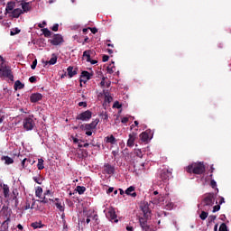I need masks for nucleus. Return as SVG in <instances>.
<instances>
[{
    "mask_svg": "<svg viewBox=\"0 0 231 231\" xmlns=\"http://www.w3.org/2000/svg\"><path fill=\"white\" fill-rule=\"evenodd\" d=\"M134 140H136V133H132L129 134V139L126 143L127 147H134Z\"/></svg>",
    "mask_w": 231,
    "mask_h": 231,
    "instance_id": "dca6fc26",
    "label": "nucleus"
},
{
    "mask_svg": "<svg viewBox=\"0 0 231 231\" xmlns=\"http://www.w3.org/2000/svg\"><path fill=\"white\" fill-rule=\"evenodd\" d=\"M14 8H15V2L10 1L6 5L5 11L7 14H10V12H12Z\"/></svg>",
    "mask_w": 231,
    "mask_h": 231,
    "instance_id": "6ab92c4d",
    "label": "nucleus"
},
{
    "mask_svg": "<svg viewBox=\"0 0 231 231\" xmlns=\"http://www.w3.org/2000/svg\"><path fill=\"white\" fill-rule=\"evenodd\" d=\"M139 223L140 226L143 229V231H154V229H152V227H151L149 225H147V219L141 217L139 218Z\"/></svg>",
    "mask_w": 231,
    "mask_h": 231,
    "instance_id": "9b49d317",
    "label": "nucleus"
},
{
    "mask_svg": "<svg viewBox=\"0 0 231 231\" xmlns=\"http://www.w3.org/2000/svg\"><path fill=\"white\" fill-rule=\"evenodd\" d=\"M78 158H81L82 160H84V158H88V151L79 149L78 151Z\"/></svg>",
    "mask_w": 231,
    "mask_h": 231,
    "instance_id": "5701e85b",
    "label": "nucleus"
},
{
    "mask_svg": "<svg viewBox=\"0 0 231 231\" xmlns=\"http://www.w3.org/2000/svg\"><path fill=\"white\" fill-rule=\"evenodd\" d=\"M40 100H42V94L41 93H33L30 97V101L32 102V104H35Z\"/></svg>",
    "mask_w": 231,
    "mask_h": 231,
    "instance_id": "ddd939ff",
    "label": "nucleus"
},
{
    "mask_svg": "<svg viewBox=\"0 0 231 231\" xmlns=\"http://www.w3.org/2000/svg\"><path fill=\"white\" fill-rule=\"evenodd\" d=\"M4 198H10V187L7 184H3L2 186Z\"/></svg>",
    "mask_w": 231,
    "mask_h": 231,
    "instance_id": "aec40b11",
    "label": "nucleus"
},
{
    "mask_svg": "<svg viewBox=\"0 0 231 231\" xmlns=\"http://www.w3.org/2000/svg\"><path fill=\"white\" fill-rule=\"evenodd\" d=\"M35 196L36 198H41L42 196V188L41 186H38L35 190Z\"/></svg>",
    "mask_w": 231,
    "mask_h": 231,
    "instance_id": "e433bc0d",
    "label": "nucleus"
},
{
    "mask_svg": "<svg viewBox=\"0 0 231 231\" xmlns=\"http://www.w3.org/2000/svg\"><path fill=\"white\" fill-rule=\"evenodd\" d=\"M28 163H32V161L28 158H24L22 161V167L23 169H25V167H28Z\"/></svg>",
    "mask_w": 231,
    "mask_h": 231,
    "instance_id": "c9c22d12",
    "label": "nucleus"
},
{
    "mask_svg": "<svg viewBox=\"0 0 231 231\" xmlns=\"http://www.w3.org/2000/svg\"><path fill=\"white\" fill-rule=\"evenodd\" d=\"M23 14V12L21 8L13 9L11 12V17H13L14 19H19V17H21Z\"/></svg>",
    "mask_w": 231,
    "mask_h": 231,
    "instance_id": "4468645a",
    "label": "nucleus"
},
{
    "mask_svg": "<svg viewBox=\"0 0 231 231\" xmlns=\"http://www.w3.org/2000/svg\"><path fill=\"white\" fill-rule=\"evenodd\" d=\"M14 89L17 91V89H24V84L21 82V80H16L14 83Z\"/></svg>",
    "mask_w": 231,
    "mask_h": 231,
    "instance_id": "cd10ccee",
    "label": "nucleus"
},
{
    "mask_svg": "<svg viewBox=\"0 0 231 231\" xmlns=\"http://www.w3.org/2000/svg\"><path fill=\"white\" fill-rule=\"evenodd\" d=\"M44 37H51V32L48 28L42 30Z\"/></svg>",
    "mask_w": 231,
    "mask_h": 231,
    "instance_id": "58836bf2",
    "label": "nucleus"
},
{
    "mask_svg": "<svg viewBox=\"0 0 231 231\" xmlns=\"http://www.w3.org/2000/svg\"><path fill=\"white\" fill-rule=\"evenodd\" d=\"M105 142L106 143H111V145H115V143H116V138H115V135L111 134L110 136H106L105 138Z\"/></svg>",
    "mask_w": 231,
    "mask_h": 231,
    "instance_id": "412c9836",
    "label": "nucleus"
},
{
    "mask_svg": "<svg viewBox=\"0 0 231 231\" xmlns=\"http://www.w3.org/2000/svg\"><path fill=\"white\" fill-rule=\"evenodd\" d=\"M207 168L203 162H193L186 168V172L189 174H205Z\"/></svg>",
    "mask_w": 231,
    "mask_h": 231,
    "instance_id": "f03ea898",
    "label": "nucleus"
},
{
    "mask_svg": "<svg viewBox=\"0 0 231 231\" xmlns=\"http://www.w3.org/2000/svg\"><path fill=\"white\" fill-rule=\"evenodd\" d=\"M113 190H115V188L110 187V188L106 190V194H111V192H113Z\"/></svg>",
    "mask_w": 231,
    "mask_h": 231,
    "instance_id": "e2e57ef3",
    "label": "nucleus"
},
{
    "mask_svg": "<svg viewBox=\"0 0 231 231\" xmlns=\"http://www.w3.org/2000/svg\"><path fill=\"white\" fill-rule=\"evenodd\" d=\"M76 190L79 195H82L86 192V187L84 186H77Z\"/></svg>",
    "mask_w": 231,
    "mask_h": 231,
    "instance_id": "72a5a7b5",
    "label": "nucleus"
},
{
    "mask_svg": "<svg viewBox=\"0 0 231 231\" xmlns=\"http://www.w3.org/2000/svg\"><path fill=\"white\" fill-rule=\"evenodd\" d=\"M52 32H59V23H55L52 28H51Z\"/></svg>",
    "mask_w": 231,
    "mask_h": 231,
    "instance_id": "3c124183",
    "label": "nucleus"
},
{
    "mask_svg": "<svg viewBox=\"0 0 231 231\" xmlns=\"http://www.w3.org/2000/svg\"><path fill=\"white\" fill-rule=\"evenodd\" d=\"M29 82H31V84H35V82H37V77L32 76L29 78Z\"/></svg>",
    "mask_w": 231,
    "mask_h": 231,
    "instance_id": "c03bdc74",
    "label": "nucleus"
},
{
    "mask_svg": "<svg viewBox=\"0 0 231 231\" xmlns=\"http://www.w3.org/2000/svg\"><path fill=\"white\" fill-rule=\"evenodd\" d=\"M219 231H228V228L226 227V224L222 223L219 226Z\"/></svg>",
    "mask_w": 231,
    "mask_h": 231,
    "instance_id": "37998d69",
    "label": "nucleus"
},
{
    "mask_svg": "<svg viewBox=\"0 0 231 231\" xmlns=\"http://www.w3.org/2000/svg\"><path fill=\"white\" fill-rule=\"evenodd\" d=\"M98 122L100 119L97 118L92 121L90 124L81 125L80 129L86 131L87 136H91L93 134V129H97V125H98Z\"/></svg>",
    "mask_w": 231,
    "mask_h": 231,
    "instance_id": "20e7f679",
    "label": "nucleus"
},
{
    "mask_svg": "<svg viewBox=\"0 0 231 231\" xmlns=\"http://www.w3.org/2000/svg\"><path fill=\"white\" fill-rule=\"evenodd\" d=\"M103 62H107V60H109V56L107 55H103V59H102Z\"/></svg>",
    "mask_w": 231,
    "mask_h": 231,
    "instance_id": "bf43d9fd",
    "label": "nucleus"
},
{
    "mask_svg": "<svg viewBox=\"0 0 231 231\" xmlns=\"http://www.w3.org/2000/svg\"><path fill=\"white\" fill-rule=\"evenodd\" d=\"M49 42L52 44V46H59L64 42V38L60 34H54L52 40H49Z\"/></svg>",
    "mask_w": 231,
    "mask_h": 231,
    "instance_id": "1a4fd4ad",
    "label": "nucleus"
},
{
    "mask_svg": "<svg viewBox=\"0 0 231 231\" xmlns=\"http://www.w3.org/2000/svg\"><path fill=\"white\" fill-rule=\"evenodd\" d=\"M104 95H105V102L111 104V102H113V97H111V94L109 93V91L108 90L104 91Z\"/></svg>",
    "mask_w": 231,
    "mask_h": 231,
    "instance_id": "b1692460",
    "label": "nucleus"
},
{
    "mask_svg": "<svg viewBox=\"0 0 231 231\" xmlns=\"http://www.w3.org/2000/svg\"><path fill=\"white\" fill-rule=\"evenodd\" d=\"M135 189L134 186H130L126 189L125 194H126V196H131L132 198H136L137 194L134 192Z\"/></svg>",
    "mask_w": 231,
    "mask_h": 231,
    "instance_id": "a211bd4d",
    "label": "nucleus"
},
{
    "mask_svg": "<svg viewBox=\"0 0 231 231\" xmlns=\"http://www.w3.org/2000/svg\"><path fill=\"white\" fill-rule=\"evenodd\" d=\"M210 187H211L212 189H216V187H217V183L216 182V180H211V181H210Z\"/></svg>",
    "mask_w": 231,
    "mask_h": 231,
    "instance_id": "09e8293b",
    "label": "nucleus"
},
{
    "mask_svg": "<svg viewBox=\"0 0 231 231\" xmlns=\"http://www.w3.org/2000/svg\"><path fill=\"white\" fill-rule=\"evenodd\" d=\"M107 42H111V40H106V46H108V48H115L114 44L107 43Z\"/></svg>",
    "mask_w": 231,
    "mask_h": 231,
    "instance_id": "4d7b16f0",
    "label": "nucleus"
},
{
    "mask_svg": "<svg viewBox=\"0 0 231 231\" xmlns=\"http://www.w3.org/2000/svg\"><path fill=\"white\" fill-rule=\"evenodd\" d=\"M2 63L0 64V75L5 79H8L11 82H14V73L12 72V67L5 63V59L0 56Z\"/></svg>",
    "mask_w": 231,
    "mask_h": 231,
    "instance_id": "7ed1b4c3",
    "label": "nucleus"
},
{
    "mask_svg": "<svg viewBox=\"0 0 231 231\" xmlns=\"http://www.w3.org/2000/svg\"><path fill=\"white\" fill-rule=\"evenodd\" d=\"M33 127H35V121L32 117H25L23 119V129L25 131H32Z\"/></svg>",
    "mask_w": 231,
    "mask_h": 231,
    "instance_id": "423d86ee",
    "label": "nucleus"
},
{
    "mask_svg": "<svg viewBox=\"0 0 231 231\" xmlns=\"http://www.w3.org/2000/svg\"><path fill=\"white\" fill-rule=\"evenodd\" d=\"M159 177L162 181H169L171 178H172V171L167 170V169H162L159 172Z\"/></svg>",
    "mask_w": 231,
    "mask_h": 231,
    "instance_id": "0eeeda50",
    "label": "nucleus"
},
{
    "mask_svg": "<svg viewBox=\"0 0 231 231\" xmlns=\"http://www.w3.org/2000/svg\"><path fill=\"white\" fill-rule=\"evenodd\" d=\"M93 116V112L91 110H86L76 116V120H81L82 122H88L91 120Z\"/></svg>",
    "mask_w": 231,
    "mask_h": 231,
    "instance_id": "39448f33",
    "label": "nucleus"
},
{
    "mask_svg": "<svg viewBox=\"0 0 231 231\" xmlns=\"http://www.w3.org/2000/svg\"><path fill=\"white\" fill-rule=\"evenodd\" d=\"M134 154L138 158H143V153L142 152V150H135Z\"/></svg>",
    "mask_w": 231,
    "mask_h": 231,
    "instance_id": "ea45409f",
    "label": "nucleus"
},
{
    "mask_svg": "<svg viewBox=\"0 0 231 231\" xmlns=\"http://www.w3.org/2000/svg\"><path fill=\"white\" fill-rule=\"evenodd\" d=\"M10 217H8L6 220L2 223V227L4 228V230H8V225H10Z\"/></svg>",
    "mask_w": 231,
    "mask_h": 231,
    "instance_id": "473e14b6",
    "label": "nucleus"
},
{
    "mask_svg": "<svg viewBox=\"0 0 231 231\" xmlns=\"http://www.w3.org/2000/svg\"><path fill=\"white\" fill-rule=\"evenodd\" d=\"M79 69L73 68V66H69L67 68V73H68V77L69 79H73V77H75V75H77Z\"/></svg>",
    "mask_w": 231,
    "mask_h": 231,
    "instance_id": "2eb2a0df",
    "label": "nucleus"
},
{
    "mask_svg": "<svg viewBox=\"0 0 231 231\" xmlns=\"http://www.w3.org/2000/svg\"><path fill=\"white\" fill-rule=\"evenodd\" d=\"M216 215H210L208 218V223H214L216 221Z\"/></svg>",
    "mask_w": 231,
    "mask_h": 231,
    "instance_id": "79ce46f5",
    "label": "nucleus"
},
{
    "mask_svg": "<svg viewBox=\"0 0 231 231\" xmlns=\"http://www.w3.org/2000/svg\"><path fill=\"white\" fill-rule=\"evenodd\" d=\"M1 160L2 162L5 161V165H11V163H14V159L8 156H2Z\"/></svg>",
    "mask_w": 231,
    "mask_h": 231,
    "instance_id": "a878e982",
    "label": "nucleus"
},
{
    "mask_svg": "<svg viewBox=\"0 0 231 231\" xmlns=\"http://www.w3.org/2000/svg\"><path fill=\"white\" fill-rule=\"evenodd\" d=\"M29 208H32V207L30 206V202H26L24 206V210H29Z\"/></svg>",
    "mask_w": 231,
    "mask_h": 231,
    "instance_id": "680f3d73",
    "label": "nucleus"
},
{
    "mask_svg": "<svg viewBox=\"0 0 231 231\" xmlns=\"http://www.w3.org/2000/svg\"><path fill=\"white\" fill-rule=\"evenodd\" d=\"M81 77L83 79H86L87 80H91V74L89 72H88L87 70H83L81 72Z\"/></svg>",
    "mask_w": 231,
    "mask_h": 231,
    "instance_id": "7c9ffc66",
    "label": "nucleus"
},
{
    "mask_svg": "<svg viewBox=\"0 0 231 231\" xmlns=\"http://www.w3.org/2000/svg\"><path fill=\"white\" fill-rule=\"evenodd\" d=\"M107 219L111 221L112 223H118V217L116 216V211H115V208H110L106 214Z\"/></svg>",
    "mask_w": 231,
    "mask_h": 231,
    "instance_id": "6e6552de",
    "label": "nucleus"
},
{
    "mask_svg": "<svg viewBox=\"0 0 231 231\" xmlns=\"http://www.w3.org/2000/svg\"><path fill=\"white\" fill-rule=\"evenodd\" d=\"M54 201H55L56 208H58V210H60V212H64V210H65L64 202H61L60 199H59V198L54 199Z\"/></svg>",
    "mask_w": 231,
    "mask_h": 231,
    "instance_id": "f3484780",
    "label": "nucleus"
},
{
    "mask_svg": "<svg viewBox=\"0 0 231 231\" xmlns=\"http://www.w3.org/2000/svg\"><path fill=\"white\" fill-rule=\"evenodd\" d=\"M79 107H88V103H87V102H84V101L79 102Z\"/></svg>",
    "mask_w": 231,
    "mask_h": 231,
    "instance_id": "864d4df0",
    "label": "nucleus"
},
{
    "mask_svg": "<svg viewBox=\"0 0 231 231\" xmlns=\"http://www.w3.org/2000/svg\"><path fill=\"white\" fill-rule=\"evenodd\" d=\"M40 199H42V200H40V201H41V203H44V204H46V203H48V202H49V199L46 198V196H44V197H41V198H40Z\"/></svg>",
    "mask_w": 231,
    "mask_h": 231,
    "instance_id": "de8ad7c7",
    "label": "nucleus"
},
{
    "mask_svg": "<svg viewBox=\"0 0 231 231\" xmlns=\"http://www.w3.org/2000/svg\"><path fill=\"white\" fill-rule=\"evenodd\" d=\"M126 230H127V231H134V228L133 227V226H126Z\"/></svg>",
    "mask_w": 231,
    "mask_h": 231,
    "instance_id": "0e129e2a",
    "label": "nucleus"
},
{
    "mask_svg": "<svg viewBox=\"0 0 231 231\" xmlns=\"http://www.w3.org/2000/svg\"><path fill=\"white\" fill-rule=\"evenodd\" d=\"M221 209V206L220 205H216L213 207V212H219V210Z\"/></svg>",
    "mask_w": 231,
    "mask_h": 231,
    "instance_id": "49530a36",
    "label": "nucleus"
},
{
    "mask_svg": "<svg viewBox=\"0 0 231 231\" xmlns=\"http://www.w3.org/2000/svg\"><path fill=\"white\" fill-rule=\"evenodd\" d=\"M32 69H35L37 68V60H34L31 65Z\"/></svg>",
    "mask_w": 231,
    "mask_h": 231,
    "instance_id": "5fc2aeb1",
    "label": "nucleus"
},
{
    "mask_svg": "<svg viewBox=\"0 0 231 231\" xmlns=\"http://www.w3.org/2000/svg\"><path fill=\"white\" fill-rule=\"evenodd\" d=\"M57 56L55 53L52 54V57L49 61H46V64H50L51 66H53L54 64H57Z\"/></svg>",
    "mask_w": 231,
    "mask_h": 231,
    "instance_id": "bb28decb",
    "label": "nucleus"
},
{
    "mask_svg": "<svg viewBox=\"0 0 231 231\" xmlns=\"http://www.w3.org/2000/svg\"><path fill=\"white\" fill-rule=\"evenodd\" d=\"M118 152H119L118 149L112 152L114 158H116V156H118Z\"/></svg>",
    "mask_w": 231,
    "mask_h": 231,
    "instance_id": "052dcab7",
    "label": "nucleus"
},
{
    "mask_svg": "<svg viewBox=\"0 0 231 231\" xmlns=\"http://www.w3.org/2000/svg\"><path fill=\"white\" fill-rule=\"evenodd\" d=\"M37 168L38 171H42V169H44V160L42 158L38 159Z\"/></svg>",
    "mask_w": 231,
    "mask_h": 231,
    "instance_id": "c756f323",
    "label": "nucleus"
},
{
    "mask_svg": "<svg viewBox=\"0 0 231 231\" xmlns=\"http://www.w3.org/2000/svg\"><path fill=\"white\" fill-rule=\"evenodd\" d=\"M22 11L24 13L30 12V10H32V6L30 5V3L28 2H24L22 3Z\"/></svg>",
    "mask_w": 231,
    "mask_h": 231,
    "instance_id": "4be33fe9",
    "label": "nucleus"
},
{
    "mask_svg": "<svg viewBox=\"0 0 231 231\" xmlns=\"http://www.w3.org/2000/svg\"><path fill=\"white\" fill-rule=\"evenodd\" d=\"M103 171H104L105 174L113 176V174H115V166H113L109 163H105Z\"/></svg>",
    "mask_w": 231,
    "mask_h": 231,
    "instance_id": "f8f14e48",
    "label": "nucleus"
},
{
    "mask_svg": "<svg viewBox=\"0 0 231 231\" xmlns=\"http://www.w3.org/2000/svg\"><path fill=\"white\" fill-rule=\"evenodd\" d=\"M31 226L34 229H37V228H42L44 226V225H42V222L40 221V222H33L31 224Z\"/></svg>",
    "mask_w": 231,
    "mask_h": 231,
    "instance_id": "c85d7f7f",
    "label": "nucleus"
},
{
    "mask_svg": "<svg viewBox=\"0 0 231 231\" xmlns=\"http://www.w3.org/2000/svg\"><path fill=\"white\" fill-rule=\"evenodd\" d=\"M121 122H122V124H127V122H129V117H123L121 119Z\"/></svg>",
    "mask_w": 231,
    "mask_h": 231,
    "instance_id": "13d9d810",
    "label": "nucleus"
},
{
    "mask_svg": "<svg viewBox=\"0 0 231 231\" xmlns=\"http://www.w3.org/2000/svg\"><path fill=\"white\" fill-rule=\"evenodd\" d=\"M17 229H18V230H23V225L18 224V225H17Z\"/></svg>",
    "mask_w": 231,
    "mask_h": 231,
    "instance_id": "774afa93",
    "label": "nucleus"
},
{
    "mask_svg": "<svg viewBox=\"0 0 231 231\" xmlns=\"http://www.w3.org/2000/svg\"><path fill=\"white\" fill-rule=\"evenodd\" d=\"M199 217H200V219H202V221H205V219H207L208 217V212H207L205 210L201 211Z\"/></svg>",
    "mask_w": 231,
    "mask_h": 231,
    "instance_id": "4c0bfd02",
    "label": "nucleus"
},
{
    "mask_svg": "<svg viewBox=\"0 0 231 231\" xmlns=\"http://www.w3.org/2000/svg\"><path fill=\"white\" fill-rule=\"evenodd\" d=\"M145 133L147 134L149 139L151 140V138H152V136L154 135V132H152L151 129H147L145 131Z\"/></svg>",
    "mask_w": 231,
    "mask_h": 231,
    "instance_id": "a19ab883",
    "label": "nucleus"
},
{
    "mask_svg": "<svg viewBox=\"0 0 231 231\" xmlns=\"http://www.w3.org/2000/svg\"><path fill=\"white\" fill-rule=\"evenodd\" d=\"M106 71H107V73L112 75V73H115V67H107Z\"/></svg>",
    "mask_w": 231,
    "mask_h": 231,
    "instance_id": "a18cd8bd",
    "label": "nucleus"
},
{
    "mask_svg": "<svg viewBox=\"0 0 231 231\" xmlns=\"http://www.w3.org/2000/svg\"><path fill=\"white\" fill-rule=\"evenodd\" d=\"M88 30H90V32L94 34L98 32V29H97L96 27H88Z\"/></svg>",
    "mask_w": 231,
    "mask_h": 231,
    "instance_id": "603ef678",
    "label": "nucleus"
},
{
    "mask_svg": "<svg viewBox=\"0 0 231 231\" xmlns=\"http://www.w3.org/2000/svg\"><path fill=\"white\" fill-rule=\"evenodd\" d=\"M216 201V195L214 193H206L204 195L201 203L198 205L199 208H204V210H210L211 207H214Z\"/></svg>",
    "mask_w": 231,
    "mask_h": 231,
    "instance_id": "f257e3e1",
    "label": "nucleus"
},
{
    "mask_svg": "<svg viewBox=\"0 0 231 231\" xmlns=\"http://www.w3.org/2000/svg\"><path fill=\"white\" fill-rule=\"evenodd\" d=\"M18 33H21V29H19V28H13V29H11V31H10V35L12 36V37H14V35H18Z\"/></svg>",
    "mask_w": 231,
    "mask_h": 231,
    "instance_id": "f704fd0d",
    "label": "nucleus"
},
{
    "mask_svg": "<svg viewBox=\"0 0 231 231\" xmlns=\"http://www.w3.org/2000/svg\"><path fill=\"white\" fill-rule=\"evenodd\" d=\"M93 219H95V220H96V223H97V221H98V215H97V214H95V215L93 216Z\"/></svg>",
    "mask_w": 231,
    "mask_h": 231,
    "instance_id": "338daca9",
    "label": "nucleus"
},
{
    "mask_svg": "<svg viewBox=\"0 0 231 231\" xmlns=\"http://www.w3.org/2000/svg\"><path fill=\"white\" fill-rule=\"evenodd\" d=\"M91 50H88L83 52V57L87 59V62H91Z\"/></svg>",
    "mask_w": 231,
    "mask_h": 231,
    "instance_id": "393cba45",
    "label": "nucleus"
},
{
    "mask_svg": "<svg viewBox=\"0 0 231 231\" xmlns=\"http://www.w3.org/2000/svg\"><path fill=\"white\" fill-rule=\"evenodd\" d=\"M141 210L143 214V219H148L151 217V209L149 208V204L143 203L141 204Z\"/></svg>",
    "mask_w": 231,
    "mask_h": 231,
    "instance_id": "9d476101",
    "label": "nucleus"
},
{
    "mask_svg": "<svg viewBox=\"0 0 231 231\" xmlns=\"http://www.w3.org/2000/svg\"><path fill=\"white\" fill-rule=\"evenodd\" d=\"M100 84L101 86H106V78H102Z\"/></svg>",
    "mask_w": 231,
    "mask_h": 231,
    "instance_id": "69168bd1",
    "label": "nucleus"
},
{
    "mask_svg": "<svg viewBox=\"0 0 231 231\" xmlns=\"http://www.w3.org/2000/svg\"><path fill=\"white\" fill-rule=\"evenodd\" d=\"M113 107H116V109H120L122 107V105L118 101L114 103Z\"/></svg>",
    "mask_w": 231,
    "mask_h": 231,
    "instance_id": "8fccbe9b",
    "label": "nucleus"
},
{
    "mask_svg": "<svg viewBox=\"0 0 231 231\" xmlns=\"http://www.w3.org/2000/svg\"><path fill=\"white\" fill-rule=\"evenodd\" d=\"M140 138L142 140V142H147L148 140H151L149 138V135L147 134V132H143L141 134H140Z\"/></svg>",
    "mask_w": 231,
    "mask_h": 231,
    "instance_id": "2f4dec72",
    "label": "nucleus"
},
{
    "mask_svg": "<svg viewBox=\"0 0 231 231\" xmlns=\"http://www.w3.org/2000/svg\"><path fill=\"white\" fill-rule=\"evenodd\" d=\"M32 180H33V181H35V183H38V185L42 184V182L40 181V179L38 177H33Z\"/></svg>",
    "mask_w": 231,
    "mask_h": 231,
    "instance_id": "6e6d98bb",
    "label": "nucleus"
}]
</instances>
